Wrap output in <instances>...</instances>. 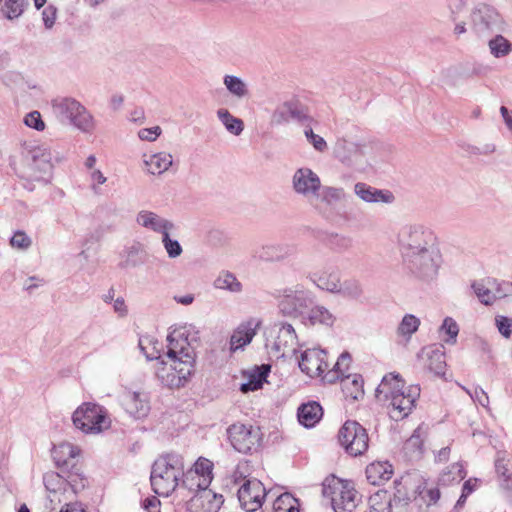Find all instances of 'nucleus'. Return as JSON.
Segmentation results:
<instances>
[{
    "instance_id": "f257e3e1",
    "label": "nucleus",
    "mask_w": 512,
    "mask_h": 512,
    "mask_svg": "<svg viewBox=\"0 0 512 512\" xmlns=\"http://www.w3.org/2000/svg\"><path fill=\"white\" fill-rule=\"evenodd\" d=\"M397 245L405 270L415 279L430 282L438 275L441 255L434 231L422 223L403 225Z\"/></svg>"
},
{
    "instance_id": "f03ea898",
    "label": "nucleus",
    "mask_w": 512,
    "mask_h": 512,
    "mask_svg": "<svg viewBox=\"0 0 512 512\" xmlns=\"http://www.w3.org/2000/svg\"><path fill=\"white\" fill-rule=\"evenodd\" d=\"M167 352L158 362L156 375L169 388L183 386L194 371L195 354L187 338L176 339L173 334L167 337Z\"/></svg>"
},
{
    "instance_id": "7ed1b4c3",
    "label": "nucleus",
    "mask_w": 512,
    "mask_h": 512,
    "mask_svg": "<svg viewBox=\"0 0 512 512\" xmlns=\"http://www.w3.org/2000/svg\"><path fill=\"white\" fill-rule=\"evenodd\" d=\"M404 384L400 374L389 373L376 388V397L389 401V414L395 421L402 420L411 413L420 393L418 387L411 386L405 389Z\"/></svg>"
},
{
    "instance_id": "20e7f679",
    "label": "nucleus",
    "mask_w": 512,
    "mask_h": 512,
    "mask_svg": "<svg viewBox=\"0 0 512 512\" xmlns=\"http://www.w3.org/2000/svg\"><path fill=\"white\" fill-rule=\"evenodd\" d=\"M185 478V463L180 454L167 453L155 460L150 481L153 491L159 496H169L179 481Z\"/></svg>"
},
{
    "instance_id": "39448f33",
    "label": "nucleus",
    "mask_w": 512,
    "mask_h": 512,
    "mask_svg": "<svg viewBox=\"0 0 512 512\" xmlns=\"http://www.w3.org/2000/svg\"><path fill=\"white\" fill-rule=\"evenodd\" d=\"M265 349L272 359L292 358L299 347L295 329L288 323H275L266 327L263 332Z\"/></svg>"
},
{
    "instance_id": "423d86ee",
    "label": "nucleus",
    "mask_w": 512,
    "mask_h": 512,
    "mask_svg": "<svg viewBox=\"0 0 512 512\" xmlns=\"http://www.w3.org/2000/svg\"><path fill=\"white\" fill-rule=\"evenodd\" d=\"M51 112L55 120L62 125H72L86 133L94 129L92 115L74 98L58 97L53 99Z\"/></svg>"
},
{
    "instance_id": "0eeeda50",
    "label": "nucleus",
    "mask_w": 512,
    "mask_h": 512,
    "mask_svg": "<svg viewBox=\"0 0 512 512\" xmlns=\"http://www.w3.org/2000/svg\"><path fill=\"white\" fill-rule=\"evenodd\" d=\"M74 426L85 434H98L107 430L111 419L107 410L96 403L85 402L81 404L72 415Z\"/></svg>"
},
{
    "instance_id": "6e6552de",
    "label": "nucleus",
    "mask_w": 512,
    "mask_h": 512,
    "mask_svg": "<svg viewBox=\"0 0 512 512\" xmlns=\"http://www.w3.org/2000/svg\"><path fill=\"white\" fill-rule=\"evenodd\" d=\"M322 493L330 499L335 512H353L357 507V491L349 481L335 476L328 477L323 482Z\"/></svg>"
},
{
    "instance_id": "1a4fd4ad",
    "label": "nucleus",
    "mask_w": 512,
    "mask_h": 512,
    "mask_svg": "<svg viewBox=\"0 0 512 512\" xmlns=\"http://www.w3.org/2000/svg\"><path fill=\"white\" fill-rule=\"evenodd\" d=\"M276 298L281 312L287 316L302 315L313 303V293L302 284L277 290Z\"/></svg>"
},
{
    "instance_id": "9d476101",
    "label": "nucleus",
    "mask_w": 512,
    "mask_h": 512,
    "mask_svg": "<svg viewBox=\"0 0 512 512\" xmlns=\"http://www.w3.org/2000/svg\"><path fill=\"white\" fill-rule=\"evenodd\" d=\"M227 435L233 448L243 454L256 451L262 439L259 427L240 422L230 425Z\"/></svg>"
},
{
    "instance_id": "9b49d317",
    "label": "nucleus",
    "mask_w": 512,
    "mask_h": 512,
    "mask_svg": "<svg viewBox=\"0 0 512 512\" xmlns=\"http://www.w3.org/2000/svg\"><path fill=\"white\" fill-rule=\"evenodd\" d=\"M338 439L351 456H360L368 449L367 431L356 421H346L339 430Z\"/></svg>"
},
{
    "instance_id": "f8f14e48",
    "label": "nucleus",
    "mask_w": 512,
    "mask_h": 512,
    "mask_svg": "<svg viewBox=\"0 0 512 512\" xmlns=\"http://www.w3.org/2000/svg\"><path fill=\"white\" fill-rule=\"evenodd\" d=\"M473 31L479 36L490 33H499L503 30V21L500 14L490 5L478 4L470 15Z\"/></svg>"
},
{
    "instance_id": "ddd939ff",
    "label": "nucleus",
    "mask_w": 512,
    "mask_h": 512,
    "mask_svg": "<svg viewBox=\"0 0 512 512\" xmlns=\"http://www.w3.org/2000/svg\"><path fill=\"white\" fill-rule=\"evenodd\" d=\"M347 194L341 187L322 186L309 201L311 206L324 218L331 219L338 204L346 201Z\"/></svg>"
},
{
    "instance_id": "4468645a",
    "label": "nucleus",
    "mask_w": 512,
    "mask_h": 512,
    "mask_svg": "<svg viewBox=\"0 0 512 512\" xmlns=\"http://www.w3.org/2000/svg\"><path fill=\"white\" fill-rule=\"evenodd\" d=\"M266 497V489L256 478L245 480L238 488V500L247 512H254L262 507Z\"/></svg>"
},
{
    "instance_id": "2eb2a0df",
    "label": "nucleus",
    "mask_w": 512,
    "mask_h": 512,
    "mask_svg": "<svg viewBox=\"0 0 512 512\" xmlns=\"http://www.w3.org/2000/svg\"><path fill=\"white\" fill-rule=\"evenodd\" d=\"M58 160L53 156L52 150L47 146L35 147L30 151L29 177L33 180H46L52 171V161Z\"/></svg>"
},
{
    "instance_id": "dca6fc26",
    "label": "nucleus",
    "mask_w": 512,
    "mask_h": 512,
    "mask_svg": "<svg viewBox=\"0 0 512 512\" xmlns=\"http://www.w3.org/2000/svg\"><path fill=\"white\" fill-rule=\"evenodd\" d=\"M321 187L320 177L310 168H298L292 176L293 191L310 201Z\"/></svg>"
},
{
    "instance_id": "f3484780",
    "label": "nucleus",
    "mask_w": 512,
    "mask_h": 512,
    "mask_svg": "<svg viewBox=\"0 0 512 512\" xmlns=\"http://www.w3.org/2000/svg\"><path fill=\"white\" fill-rule=\"evenodd\" d=\"M364 147L362 143L339 138L334 146V155L346 166L360 165L364 160Z\"/></svg>"
},
{
    "instance_id": "a211bd4d",
    "label": "nucleus",
    "mask_w": 512,
    "mask_h": 512,
    "mask_svg": "<svg viewBox=\"0 0 512 512\" xmlns=\"http://www.w3.org/2000/svg\"><path fill=\"white\" fill-rule=\"evenodd\" d=\"M81 450L70 442H62L52 449V458L62 473L69 469H77L80 465Z\"/></svg>"
},
{
    "instance_id": "6ab92c4d",
    "label": "nucleus",
    "mask_w": 512,
    "mask_h": 512,
    "mask_svg": "<svg viewBox=\"0 0 512 512\" xmlns=\"http://www.w3.org/2000/svg\"><path fill=\"white\" fill-rule=\"evenodd\" d=\"M298 364L301 371L310 377H323V373L329 367L326 361V352L315 348L305 350L301 354V359L298 361Z\"/></svg>"
},
{
    "instance_id": "aec40b11",
    "label": "nucleus",
    "mask_w": 512,
    "mask_h": 512,
    "mask_svg": "<svg viewBox=\"0 0 512 512\" xmlns=\"http://www.w3.org/2000/svg\"><path fill=\"white\" fill-rule=\"evenodd\" d=\"M260 326L261 320L257 318H251L242 322L231 335L230 351L235 352L250 344Z\"/></svg>"
},
{
    "instance_id": "412c9836",
    "label": "nucleus",
    "mask_w": 512,
    "mask_h": 512,
    "mask_svg": "<svg viewBox=\"0 0 512 512\" xmlns=\"http://www.w3.org/2000/svg\"><path fill=\"white\" fill-rule=\"evenodd\" d=\"M307 117V111L297 99H291L280 104L272 114V122L282 124L290 120L301 121Z\"/></svg>"
},
{
    "instance_id": "4be33fe9",
    "label": "nucleus",
    "mask_w": 512,
    "mask_h": 512,
    "mask_svg": "<svg viewBox=\"0 0 512 512\" xmlns=\"http://www.w3.org/2000/svg\"><path fill=\"white\" fill-rule=\"evenodd\" d=\"M122 404L134 418H144L150 411L149 397L145 392L126 391L122 396Z\"/></svg>"
},
{
    "instance_id": "5701e85b",
    "label": "nucleus",
    "mask_w": 512,
    "mask_h": 512,
    "mask_svg": "<svg viewBox=\"0 0 512 512\" xmlns=\"http://www.w3.org/2000/svg\"><path fill=\"white\" fill-rule=\"evenodd\" d=\"M212 468L213 464L208 459H199L194 464V469H189L185 472V478L183 479V486L193 489V485H189V480H195L197 489L208 488L212 479Z\"/></svg>"
},
{
    "instance_id": "b1692460",
    "label": "nucleus",
    "mask_w": 512,
    "mask_h": 512,
    "mask_svg": "<svg viewBox=\"0 0 512 512\" xmlns=\"http://www.w3.org/2000/svg\"><path fill=\"white\" fill-rule=\"evenodd\" d=\"M136 223L145 229L161 235L165 231H172L175 229V225L172 221L148 210H141L137 213Z\"/></svg>"
},
{
    "instance_id": "393cba45",
    "label": "nucleus",
    "mask_w": 512,
    "mask_h": 512,
    "mask_svg": "<svg viewBox=\"0 0 512 512\" xmlns=\"http://www.w3.org/2000/svg\"><path fill=\"white\" fill-rule=\"evenodd\" d=\"M354 193L366 203L391 204L395 200L391 191L377 189L363 182L354 185Z\"/></svg>"
},
{
    "instance_id": "a878e982",
    "label": "nucleus",
    "mask_w": 512,
    "mask_h": 512,
    "mask_svg": "<svg viewBox=\"0 0 512 512\" xmlns=\"http://www.w3.org/2000/svg\"><path fill=\"white\" fill-rule=\"evenodd\" d=\"M425 360V366L437 376H443L446 371L445 353L442 348L430 346L423 348L418 354Z\"/></svg>"
},
{
    "instance_id": "bb28decb",
    "label": "nucleus",
    "mask_w": 512,
    "mask_h": 512,
    "mask_svg": "<svg viewBox=\"0 0 512 512\" xmlns=\"http://www.w3.org/2000/svg\"><path fill=\"white\" fill-rule=\"evenodd\" d=\"M43 483L46 490L50 493V502H62V498L57 497L58 493L65 495L67 493V483L64 474L54 471L46 472L43 476Z\"/></svg>"
},
{
    "instance_id": "cd10ccee",
    "label": "nucleus",
    "mask_w": 512,
    "mask_h": 512,
    "mask_svg": "<svg viewBox=\"0 0 512 512\" xmlns=\"http://www.w3.org/2000/svg\"><path fill=\"white\" fill-rule=\"evenodd\" d=\"M222 503V495H217L207 488L198 489V493L191 501V505L201 507L202 512H218Z\"/></svg>"
},
{
    "instance_id": "c85d7f7f",
    "label": "nucleus",
    "mask_w": 512,
    "mask_h": 512,
    "mask_svg": "<svg viewBox=\"0 0 512 512\" xmlns=\"http://www.w3.org/2000/svg\"><path fill=\"white\" fill-rule=\"evenodd\" d=\"M144 164L148 173L161 175L172 166L173 157L170 153L164 151L149 156L144 155Z\"/></svg>"
},
{
    "instance_id": "c756f323",
    "label": "nucleus",
    "mask_w": 512,
    "mask_h": 512,
    "mask_svg": "<svg viewBox=\"0 0 512 512\" xmlns=\"http://www.w3.org/2000/svg\"><path fill=\"white\" fill-rule=\"evenodd\" d=\"M393 475L389 462H373L366 467V477L372 485H382Z\"/></svg>"
},
{
    "instance_id": "7c9ffc66",
    "label": "nucleus",
    "mask_w": 512,
    "mask_h": 512,
    "mask_svg": "<svg viewBox=\"0 0 512 512\" xmlns=\"http://www.w3.org/2000/svg\"><path fill=\"white\" fill-rule=\"evenodd\" d=\"M494 285L495 278L487 277L474 281L471 287L478 300L482 304L489 306L495 302Z\"/></svg>"
},
{
    "instance_id": "2f4dec72",
    "label": "nucleus",
    "mask_w": 512,
    "mask_h": 512,
    "mask_svg": "<svg viewBox=\"0 0 512 512\" xmlns=\"http://www.w3.org/2000/svg\"><path fill=\"white\" fill-rule=\"evenodd\" d=\"M298 420L305 427H313L322 417V407L317 402L302 404L298 408Z\"/></svg>"
},
{
    "instance_id": "473e14b6",
    "label": "nucleus",
    "mask_w": 512,
    "mask_h": 512,
    "mask_svg": "<svg viewBox=\"0 0 512 512\" xmlns=\"http://www.w3.org/2000/svg\"><path fill=\"white\" fill-rule=\"evenodd\" d=\"M421 324L420 319L413 314H405L396 328L399 342H409Z\"/></svg>"
},
{
    "instance_id": "72a5a7b5",
    "label": "nucleus",
    "mask_w": 512,
    "mask_h": 512,
    "mask_svg": "<svg viewBox=\"0 0 512 512\" xmlns=\"http://www.w3.org/2000/svg\"><path fill=\"white\" fill-rule=\"evenodd\" d=\"M495 468L498 476L503 481V486L512 490V460L507 452H498Z\"/></svg>"
},
{
    "instance_id": "f704fd0d",
    "label": "nucleus",
    "mask_w": 512,
    "mask_h": 512,
    "mask_svg": "<svg viewBox=\"0 0 512 512\" xmlns=\"http://www.w3.org/2000/svg\"><path fill=\"white\" fill-rule=\"evenodd\" d=\"M308 278L320 289L332 293L339 290L340 280L336 273H320L318 271L310 272Z\"/></svg>"
},
{
    "instance_id": "c9c22d12",
    "label": "nucleus",
    "mask_w": 512,
    "mask_h": 512,
    "mask_svg": "<svg viewBox=\"0 0 512 512\" xmlns=\"http://www.w3.org/2000/svg\"><path fill=\"white\" fill-rule=\"evenodd\" d=\"M340 380L343 393L346 397H349L353 400H358L363 396V380L360 375H346L343 376Z\"/></svg>"
},
{
    "instance_id": "e433bc0d",
    "label": "nucleus",
    "mask_w": 512,
    "mask_h": 512,
    "mask_svg": "<svg viewBox=\"0 0 512 512\" xmlns=\"http://www.w3.org/2000/svg\"><path fill=\"white\" fill-rule=\"evenodd\" d=\"M139 349L148 360H161L164 356L161 355V345L151 336L145 335L139 338Z\"/></svg>"
},
{
    "instance_id": "4c0bfd02",
    "label": "nucleus",
    "mask_w": 512,
    "mask_h": 512,
    "mask_svg": "<svg viewBox=\"0 0 512 512\" xmlns=\"http://www.w3.org/2000/svg\"><path fill=\"white\" fill-rule=\"evenodd\" d=\"M223 84L229 93L238 99H243L249 95L247 83L238 76L225 75L223 78Z\"/></svg>"
},
{
    "instance_id": "58836bf2",
    "label": "nucleus",
    "mask_w": 512,
    "mask_h": 512,
    "mask_svg": "<svg viewBox=\"0 0 512 512\" xmlns=\"http://www.w3.org/2000/svg\"><path fill=\"white\" fill-rule=\"evenodd\" d=\"M217 116L229 133L238 136L243 132V121L240 118L233 116L227 109H219L217 111Z\"/></svg>"
},
{
    "instance_id": "ea45409f",
    "label": "nucleus",
    "mask_w": 512,
    "mask_h": 512,
    "mask_svg": "<svg viewBox=\"0 0 512 512\" xmlns=\"http://www.w3.org/2000/svg\"><path fill=\"white\" fill-rule=\"evenodd\" d=\"M288 248L280 244H267L257 251V256L265 261H279L287 257Z\"/></svg>"
},
{
    "instance_id": "a19ab883",
    "label": "nucleus",
    "mask_w": 512,
    "mask_h": 512,
    "mask_svg": "<svg viewBox=\"0 0 512 512\" xmlns=\"http://www.w3.org/2000/svg\"><path fill=\"white\" fill-rule=\"evenodd\" d=\"M123 252L126 259L122 262V267L135 268L143 263L140 256L145 253V250L141 243L135 242L132 245L125 247Z\"/></svg>"
},
{
    "instance_id": "79ce46f5",
    "label": "nucleus",
    "mask_w": 512,
    "mask_h": 512,
    "mask_svg": "<svg viewBox=\"0 0 512 512\" xmlns=\"http://www.w3.org/2000/svg\"><path fill=\"white\" fill-rule=\"evenodd\" d=\"M63 474L67 483V491L70 489L73 494H77L85 488L86 479L83 477L80 465L77 466V469H69Z\"/></svg>"
},
{
    "instance_id": "37998d69",
    "label": "nucleus",
    "mask_w": 512,
    "mask_h": 512,
    "mask_svg": "<svg viewBox=\"0 0 512 512\" xmlns=\"http://www.w3.org/2000/svg\"><path fill=\"white\" fill-rule=\"evenodd\" d=\"M350 360L351 358L348 353L341 354L333 369L328 370L327 373L324 374L323 380L329 383H333L336 380L341 379L343 376H346L344 371L349 367Z\"/></svg>"
},
{
    "instance_id": "c03bdc74",
    "label": "nucleus",
    "mask_w": 512,
    "mask_h": 512,
    "mask_svg": "<svg viewBox=\"0 0 512 512\" xmlns=\"http://www.w3.org/2000/svg\"><path fill=\"white\" fill-rule=\"evenodd\" d=\"M308 320L312 325L323 324L331 326L334 323L335 318L325 307L316 306L308 312Z\"/></svg>"
},
{
    "instance_id": "a18cd8bd",
    "label": "nucleus",
    "mask_w": 512,
    "mask_h": 512,
    "mask_svg": "<svg viewBox=\"0 0 512 512\" xmlns=\"http://www.w3.org/2000/svg\"><path fill=\"white\" fill-rule=\"evenodd\" d=\"M488 46L491 54L496 58L504 57L512 50L511 43L500 34L489 40Z\"/></svg>"
},
{
    "instance_id": "49530a36",
    "label": "nucleus",
    "mask_w": 512,
    "mask_h": 512,
    "mask_svg": "<svg viewBox=\"0 0 512 512\" xmlns=\"http://www.w3.org/2000/svg\"><path fill=\"white\" fill-rule=\"evenodd\" d=\"M255 372H257V380L249 379L248 382L243 383L240 387L241 392L247 393L250 391H256L260 389L270 372V365L263 364L261 366H256Z\"/></svg>"
},
{
    "instance_id": "de8ad7c7",
    "label": "nucleus",
    "mask_w": 512,
    "mask_h": 512,
    "mask_svg": "<svg viewBox=\"0 0 512 512\" xmlns=\"http://www.w3.org/2000/svg\"><path fill=\"white\" fill-rule=\"evenodd\" d=\"M273 512H299L298 500L290 493H283L274 501Z\"/></svg>"
},
{
    "instance_id": "09e8293b",
    "label": "nucleus",
    "mask_w": 512,
    "mask_h": 512,
    "mask_svg": "<svg viewBox=\"0 0 512 512\" xmlns=\"http://www.w3.org/2000/svg\"><path fill=\"white\" fill-rule=\"evenodd\" d=\"M214 285L217 289L228 290L230 292H240L242 289L241 283L237 280L235 275L230 272H222L215 280Z\"/></svg>"
},
{
    "instance_id": "8fccbe9b",
    "label": "nucleus",
    "mask_w": 512,
    "mask_h": 512,
    "mask_svg": "<svg viewBox=\"0 0 512 512\" xmlns=\"http://www.w3.org/2000/svg\"><path fill=\"white\" fill-rule=\"evenodd\" d=\"M466 476L464 467L460 463L452 464L447 471L443 472L440 477V482L444 485L451 484L453 482H460Z\"/></svg>"
},
{
    "instance_id": "3c124183",
    "label": "nucleus",
    "mask_w": 512,
    "mask_h": 512,
    "mask_svg": "<svg viewBox=\"0 0 512 512\" xmlns=\"http://www.w3.org/2000/svg\"><path fill=\"white\" fill-rule=\"evenodd\" d=\"M336 293L351 299H358L361 297L363 290L358 280L348 279L339 284V290Z\"/></svg>"
},
{
    "instance_id": "603ef678",
    "label": "nucleus",
    "mask_w": 512,
    "mask_h": 512,
    "mask_svg": "<svg viewBox=\"0 0 512 512\" xmlns=\"http://www.w3.org/2000/svg\"><path fill=\"white\" fill-rule=\"evenodd\" d=\"M395 492L392 499L389 501V507L403 508L411 501V496L407 493L405 486L401 482L395 480Z\"/></svg>"
},
{
    "instance_id": "864d4df0",
    "label": "nucleus",
    "mask_w": 512,
    "mask_h": 512,
    "mask_svg": "<svg viewBox=\"0 0 512 512\" xmlns=\"http://www.w3.org/2000/svg\"><path fill=\"white\" fill-rule=\"evenodd\" d=\"M171 231L162 234V244L169 258H177L183 253L181 244L170 237Z\"/></svg>"
},
{
    "instance_id": "5fc2aeb1",
    "label": "nucleus",
    "mask_w": 512,
    "mask_h": 512,
    "mask_svg": "<svg viewBox=\"0 0 512 512\" xmlns=\"http://www.w3.org/2000/svg\"><path fill=\"white\" fill-rule=\"evenodd\" d=\"M24 4L25 0H5L1 10L6 18L12 20L23 13Z\"/></svg>"
},
{
    "instance_id": "6e6d98bb",
    "label": "nucleus",
    "mask_w": 512,
    "mask_h": 512,
    "mask_svg": "<svg viewBox=\"0 0 512 512\" xmlns=\"http://www.w3.org/2000/svg\"><path fill=\"white\" fill-rule=\"evenodd\" d=\"M415 493H417L418 496L415 495L414 500L417 501L418 498H420L427 504V506L435 504L440 498V492L437 488H427L426 485L423 487L418 486Z\"/></svg>"
},
{
    "instance_id": "4d7b16f0",
    "label": "nucleus",
    "mask_w": 512,
    "mask_h": 512,
    "mask_svg": "<svg viewBox=\"0 0 512 512\" xmlns=\"http://www.w3.org/2000/svg\"><path fill=\"white\" fill-rule=\"evenodd\" d=\"M440 331L448 335L444 341L448 344H455L459 333V326L451 317H446L440 327Z\"/></svg>"
},
{
    "instance_id": "13d9d810",
    "label": "nucleus",
    "mask_w": 512,
    "mask_h": 512,
    "mask_svg": "<svg viewBox=\"0 0 512 512\" xmlns=\"http://www.w3.org/2000/svg\"><path fill=\"white\" fill-rule=\"evenodd\" d=\"M304 135H305L307 141L309 142V144H311L316 151H318L320 153L327 151V149H328L327 142L324 140L323 137L314 133L312 128L306 127L304 129Z\"/></svg>"
},
{
    "instance_id": "bf43d9fd",
    "label": "nucleus",
    "mask_w": 512,
    "mask_h": 512,
    "mask_svg": "<svg viewBox=\"0 0 512 512\" xmlns=\"http://www.w3.org/2000/svg\"><path fill=\"white\" fill-rule=\"evenodd\" d=\"M495 301L512 297V282L495 279Z\"/></svg>"
},
{
    "instance_id": "052dcab7",
    "label": "nucleus",
    "mask_w": 512,
    "mask_h": 512,
    "mask_svg": "<svg viewBox=\"0 0 512 512\" xmlns=\"http://www.w3.org/2000/svg\"><path fill=\"white\" fill-rule=\"evenodd\" d=\"M495 326L497 327L499 333L504 338H510L512 335V318H509L504 315H497L495 317Z\"/></svg>"
},
{
    "instance_id": "680f3d73",
    "label": "nucleus",
    "mask_w": 512,
    "mask_h": 512,
    "mask_svg": "<svg viewBox=\"0 0 512 512\" xmlns=\"http://www.w3.org/2000/svg\"><path fill=\"white\" fill-rule=\"evenodd\" d=\"M24 124L29 128H33L37 131H43L45 129V123L42 120L41 114L39 111H32L26 114L24 117Z\"/></svg>"
},
{
    "instance_id": "e2e57ef3",
    "label": "nucleus",
    "mask_w": 512,
    "mask_h": 512,
    "mask_svg": "<svg viewBox=\"0 0 512 512\" xmlns=\"http://www.w3.org/2000/svg\"><path fill=\"white\" fill-rule=\"evenodd\" d=\"M249 474V465L247 462H240L235 467V470L233 471L231 478L232 481L235 484H242L245 482V480H249L250 478H247Z\"/></svg>"
},
{
    "instance_id": "0e129e2a",
    "label": "nucleus",
    "mask_w": 512,
    "mask_h": 512,
    "mask_svg": "<svg viewBox=\"0 0 512 512\" xmlns=\"http://www.w3.org/2000/svg\"><path fill=\"white\" fill-rule=\"evenodd\" d=\"M478 486V479L477 478H470L467 481L464 482L463 488H462V494L459 497L456 507H462L467 499V497L476 490Z\"/></svg>"
},
{
    "instance_id": "69168bd1",
    "label": "nucleus",
    "mask_w": 512,
    "mask_h": 512,
    "mask_svg": "<svg viewBox=\"0 0 512 512\" xmlns=\"http://www.w3.org/2000/svg\"><path fill=\"white\" fill-rule=\"evenodd\" d=\"M464 390L469 394L472 400L481 405L484 408H487L489 405V397L487 393L480 387H475L473 390H468L464 388Z\"/></svg>"
},
{
    "instance_id": "338daca9",
    "label": "nucleus",
    "mask_w": 512,
    "mask_h": 512,
    "mask_svg": "<svg viewBox=\"0 0 512 512\" xmlns=\"http://www.w3.org/2000/svg\"><path fill=\"white\" fill-rule=\"evenodd\" d=\"M90 180H91L92 191L94 192V194L100 195L101 194L100 185L104 184L107 181V178L104 176V174L100 170L93 169L90 173Z\"/></svg>"
},
{
    "instance_id": "774afa93",
    "label": "nucleus",
    "mask_w": 512,
    "mask_h": 512,
    "mask_svg": "<svg viewBox=\"0 0 512 512\" xmlns=\"http://www.w3.org/2000/svg\"><path fill=\"white\" fill-rule=\"evenodd\" d=\"M162 129L160 126L151 128H142L138 131V137L143 141L154 142L161 135Z\"/></svg>"
}]
</instances>
